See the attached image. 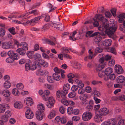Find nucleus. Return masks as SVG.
Listing matches in <instances>:
<instances>
[{"instance_id":"09e8293b","label":"nucleus","mask_w":125,"mask_h":125,"mask_svg":"<svg viewBox=\"0 0 125 125\" xmlns=\"http://www.w3.org/2000/svg\"><path fill=\"white\" fill-rule=\"evenodd\" d=\"M2 47L5 49H8L9 48L8 47L7 42H4L3 43L2 45Z\"/></svg>"},{"instance_id":"aec40b11","label":"nucleus","mask_w":125,"mask_h":125,"mask_svg":"<svg viewBox=\"0 0 125 125\" xmlns=\"http://www.w3.org/2000/svg\"><path fill=\"white\" fill-rule=\"evenodd\" d=\"M125 80L124 77L122 75L118 76L117 79V82L118 83H123Z\"/></svg>"},{"instance_id":"cd10ccee","label":"nucleus","mask_w":125,"mask_h":125,"mask_svg":"<svg viewBox=\"0 0 125 125\" xmlns=\"http://www.w3.org/2000/svg\"><path fill=\"white\" fill-rule=\"evenodd\" d=\"M105 65L104 64H100L97 66L96 68V70L97 71H101V70L103 69Z\"/></svg>"},{"instance_id":"13d9d810","label":"nucleus","mask_w":125,"mask_h":125,"mask_svg":"<svg viewBox=\"0 0 125 125\" xmlns=\"http://www.w3.org/2000/svg\"><path fill=\"white\" fill-rule=\"evenodd\" d=\"M78 89V87L77 85H73L71 88V90L73 92H75Z\"/></svg>"},{"instance_id":"774afa93","label":"nucleus","mask_w":125,"mask_h":125,"mask_svg":"<svg viewBox=\"0 0 125 125\" xmlns=\"http://www.w3.org/2000/svg\"><path fill=\"white\" fill-rule=\"evenodd\" d=\"M118 124L119 125H125V120H120L118 122Z\"/></svg>"},{"instance_id":"f704fd0d","label":"nucleus","mask_w":125,"mask_h":125,"mask_svg":"<svg viewBox=\"0 0 125 125\" xmlns=\"http://www.w3.org/2000/svg\"><path fill=\"white\" fill-rule=\"evenodd\" d=\"M15 60L13 58L9 57L7 58L6 59V61L7 62L11 63L14 62V60Z\"/></svg>"},{"instance_id":"4c0bfd02","label":"nucleus","mask_w":125,"mask_h":125,"mask_svg":"<svg viewBox=\"0 0 125 125\" xmlns=\"http://www.w3.org/2000/svg\"><path fill=\"white\" fill-rule=\"evenodd\" d=\"M12 94L15 96H18L19 94V93L17 89L14 88L12 90Z\"/></svg>"},{"instance_id":"c03bdc74","label":"nucleus","mask_w":125,"mask_h":125,"mask_svg":"<svg viewBox=\"0 0 125 125\" xmlns=\"http://www.w3.org/2000/svg\"><path fill=\"white\" fill-rule=\"evenodd\" d=\"M16 87L19 90H21L24 88V86L21 83H20L16 85Z\"/></svg>"},{"instance_id":"f3484780","label":"nucleus","mask_w":125,"mask_h":125,"mask_svg":"<svg viewBox=\"0 0 125 125\" xmlns=\"http://www.w3.org/2000/svg\"><path fill=\"white\" fill-rule=\"evenodd\" d=\"M26 51V50L25 49L22 48H18L16 50L17 52L19 54L22 55H24L25 54Z\"/></svg>"},{"instance_id":"2f4dec72","label":"nucleus","mask_w":125,"mask_h":125,"mask_svg":"<svg viewBox=\"0 0 125 125\" xmlns=\"http://www.w3.org/2000/svg\"><path fill=\"white\" fill-rule=\"evenodd\" d=\"M40 61H41V62L40 63L41 65H42V66H41V68L42 67H46L48 66V63L47 62H46L44 60H41Z\"/></svg>"},{"instance_id":"e433bc0d","label":"nucleus","mask_w":125,"mask_h":125,"mask_svg":"<svg viewBox=\"0 0 125 125\" xmlns=\"http://www.w3.org/2000/svg\"><path fill=\"white\" fill-rule=\"evenodd\" d=\"M53 77L54 79L56 81L59 80L61 78L60 75L56 73H54L53 74Z\"/></svg>"},{"instance_id":"4d7b16f0","label":"nucleus","mask_w":125,"mask_h":125,"mask_svg":"<svg viewBox=\"0 0 125 125\" xmlns=\"http://www.w3.org/2000/svg\"><path fill=\"white\" fill-rule=\"evenodd\" d=\"M116 9L115 8H113L111 10V12L114 16H116Z\"/></svg>"},{"instance_id":"5701e85b","label":"nucleus","mask_w":125,"mask_h":125,"mask_svg":"<svg viewBox=\"0 0 125 125\" xmlns=\"http://www.w3.org/2000/svg\"><path fill=\"white\" fill-rule=\"evenodd\" d=\"M107 51L108 52H111L115 55L116 54V50L114 47H109L107 49Z\"/></svg>"},{"instance_id":"ddd939ff","label":"nucleus","mask_w":125,"mask_h":125,"mask_svg":"<svg viewBox=\"0 0 125 125\" xmlns=\"http://www.w3.org/2000/svg\"><path fill=\"white\" fill-rule=\"evenodd\" d=\"M48 101L49 103L47 104H46L48 107L50 108H51L52 106L53 107L55 101L52 97H50L49 98Z\"/></svg>"},{"instance_id":"72a5a7b5","label":"nucleus","mask_w":125,"mask_h":125,"mask_svg":"<svg viewBox=\"0 0 125 125\" xmlns=\"http://www.w3.org/2000/svg\"><path fill=\"white\" fill-rule=\"evenodd\" d=\"M6 108L5 105L0 104V113H3L6 110Z\"/></svg>"},{"instance_id":"dca6fc26","label":"nucleus","mask_w":125,"mask_h":125,"mask_svg":"<svg viewBox=\"0 0 125 125\" xmlns=\"http://www.w3.org/2000/svg\"><path fill=\"white\" fill-rule=\"evenodd\" d=\"M48 5L49 6V8H46L45 10L49 12H53L54 10L56 9V7H55L52 8L53 5L51 3H48Z\"/></svg>"},{"instance_id":"8fccbe9b","label":"nucleus","mask_w":125,"mask_h":125,"mask_svg":"<svg viewBox=\"0 0 125 125\" xmlns=\"http://www.w3.org/2000/svg\"><path fill=\"white\" fill-rule=\"evenodd\" d=\"M60 119V122L62 124H64L67 122V120L65 117H62Z\"/></svg>"},{"instance_id":"a211bd4d","label":"nucleus","mask_w":125,"mask_h":125,"mask_svg":"<svg viewBox=\"0 0 125 125\" xmlns=\"http://www.w3.org/2000/svg\"><path fill=\"white\" fill-rule=\"evenodd\" d=\"M26 104L28 106H31L33 105V100L31 98L29 97L27 99Z\"/></svg>"},{"instance_id":"9d476101","label":"nucleus","mask_w":125,"mask_h":125,"mask_svg":"<svg viewBox=\"0 0 125 125\" xmlns=\"http://www.w3.org/2000/svg\"><path fill=\"white\" fill-rule=\"evenodd\" d=\"M98 112L100 113L99 115L105 116L107 115L109 113V110L106 108H103L100 109Z\"/></svg>"},{"instance_id":"49530a36","label":"nucleus","mask_w":125,"mask_h":125,"mask_svg":"<svg viewBox=\"0 0 125 125\" xmlns=\"http://www.w3.org/2000/svg\"><path fill=\"white\" fill-rule=\"evenodd\" d=\"M119 29L122 32H125V26H124V25H123V23L122 24L120 25Z\"/></svg>"},{"instance_id":"4be33fe9","label":"nucleus","mask_w":125,"mask_h":125,"mask_svg":"<svg viewBox=\"0 0 125 125\" xmlns=\"http://www.w3.org/2000/svg\"><path fill=\"white\" fill-rule=\"evenodd\" d=\"M62 91H61L59 90H58L56 92L55 96L56 98V99L59 98L60 97V96L62 99H66V95H65V97L64 98L62 97Z\"/></svg>"},{"instance_id":"603ef678","label":"nucleus","mask_w":125,"mask_h":125,"mask_svg":"<svg viewBox=\"0 0 125 125\" xmlns=\"http://www.w3.org/2000/svg\"><path fill=\"white\" fill-rule=\"evenodd\" d=\"M77 85L78 87L80 88H82L84 86V84L82 83L81 81L79 82Z\"/></svg>"},{"instance_id":"58836bf2","label":"nucleus","mask_w":125,"mask_h":125,"mask_svg":"<svg viewBox=\"0 0 125 125\" xmlns=\"http://www.w3.org/2000/svg\"><path fill=\"white\" fill-rule=\"evenodd\" d=\"M101 115L99 114H97L95 115L94 118V120L95 122H100L99 118Z\"/></svg>"},{"instance_id":"338daca9","label":"nucleus","mask_w":125,"mask_h":125,"mask_svg":"<svg viewBox=\"0 0 125 125\" xmlns=\"http://www.w3.org/2000/svg\"><path fill=\"white\" fill-rule=\"evenodd\" d=\"M64 106H63L60 107L59 110L60 112L62 114H64L65 113Z\"/></svg>"},{"instance_id":"bf43d9fd","label":"nucleus","mask_w":125,"mask_h":125,"mask_svg":"<svg viewBox=\"0 0 125 125\" xmlns=\"http://www.w3.org/2000/svg\"><path fill=\"white\" fill-rule=\"evenodd\" d=\"M8 118L5 115H3L1 117V119L2 121H3V122H6L8 121Z\"/></svg>"},{"instance_id":"7ed1b4c3","label":"nucleus","mask_w":125,"mask_h":125,"mask_svg":"<svg viewBox=\"0 0 125 125\" xmlns=\"http://www.w3.org/2000/svg\"><path fill=\"white\" fill-rule=\"evenodd\" d=\"M105 28L106 29L105 32L110 37L111 36L114 34V32L116 30L117 26L115 25L114 26L110 27L108 28Z\"/></svg>"},{"instance_id":"7c9ffc66","label":"nucleus","mask_w":125,"mask_h":125,"mask_svg":"<svg viewBox=\"0 0 125 125\" xmlns=\"http://www.w3.org/2000/svg\"><path fill=\"white\" fill-rule=\"evenodd\" d=\"M106 36L105 31V32L104 31H102L100 32H99L98 34V37L99 39L98 40V41L99 42L101 39V37L100 36Z\"/></svg>"},{"instance_id":"c9c22d12","label":"nucleus","mask_w":125,"mask_h":125,"mask_svg":"<svg viewBox=\"0 0 125 125\" xmlns=\"http://www.w3.org/2000/svg\"><path fill=\"white\" fill-rule=\"evenodd\" d=\"M45 42L48 44L52 45H55V43L53 41H52L51 40L46 39H45Z\"/></svg>"},{"instance_id":"f03ea898","label":"nucleus","mask_w":125,"mask_h":125,"mask_svg":"<svg viewBox=\"0 0 125 125\" xmlns=\"http://www.w3.org/2000/svg\"><path fill=\"white\" fill-rule=\"evenodd\" d=\"M98 17V20H100L102 23V29H103V27L105 28H106L109 27V24H107V20L104 16H102V15L99 14L96 15Z\"/></svg>"},{"instance_id":"680f3d73","label":"nucleus","mask_w":125,"mask_h":125,"mask_svg":"<svg viewBox=\"0 0 125 125\" xmlns=\"http://www.w3.org/2000/svg\"><path fill=\"white\" fill-rule=\"evenodd\" d=\"M80 119V117L78 116H73L72 118V120L74 121H78Z\"/></svg>"},{"instance_id":"473e14b6","label":"nucleus","mask_w":125,"mask_h":125,"mask_svg":"<svg viewBox=\"0 0 125 125\" xmlns=\"http://www.w3.org/2000/svg\"><path fill=\"white\" fill-rule=\"evenodd\" d=\"M11 85V84L10 82L7 81H6L4 84V87L5 88H9Z\"/></svg>"},{"instance_id":"6ab92c4d","label":"nucleus","mask_w":125,"mask_h":125,"mask_svg":"<svg viewBox=\"0 0 125 125\" xmlns=\"http://www.w3.org/2000/svg\"><path fill=\"white\" fill-rule=\"evenodd\" d=\"M38 110L39 111L44 112L45 110V107L44 105L42 104H39L37 106Z\"/></svg>"},{"instance_id":"f8f14e48","label":"nucleus","mask_w":125,"mask_h":125,"mask_svg":"<svg viewBox=\"0 0 125 125\" xmlns=\"http://www.w3.org/2000/svg\"><path fill=\"white\" fill-rule=\"evenodd\" d=\"M94 102L92 100H90L88 102V105L86 107L87 110L89 111H91L93 109V106Z\"/></svg>"},{"instance_id":"3c124183","label":"nucleus","mask_w":125,"mask_h":125,"mask_svg":"<svg viewBox=\"0 0 125 125\" xmlns=\"http://www.w3.org/2000/svg\"><path fill=\"white\" fill-rule=\"evenodd\" d=\"M65 99H62V100H61V102L64 105L67 106L69 104V103L68 101Z\"/></svg>"},{"instance_id":"a878e982","label":"nucleus","mask_w":125,"mask_h":125,"mask_svg":"<svg viewBox=\"0 0 125 125\" xmlns=\"http://www.w3.org/2000/svg\"><path fill=\"white\" fill-rule=\"evenodd\" d=\"M56 113V112L55 110H52L49 115L48 118L50 119L52 118L55 116Z\"/></svg>"},{"instance_id":"6e6d98bb","label":"nucleus","mask_w":125,"mask_h":125,"mask_svg":"<svg viewBox=\"0 0 125 125\" xmlns=\"http://www.w3.org/2000/svg\"><path fill=\"white\" fill-rule=\"evenodd\" d=\"M74 66L75 68L79 69L81 68L82 66L79 63L76 62L75 63Z\"/></svg>"},{"instance_id":"c85d7f7f","label":"nucleus","mask_w":125,"mask_h":125,"mask_svg":"<svg viewBox=\"0 0 125 125\" xmlns=\"http://www.w3.org/2000/svg\"><path fill=\"white\" fill-rule=\"evenodd\" d=\"M34 52L33 51H28L27 53L28 56L30 59H32L33 58Z\"/></svg>"},{"instance_id":"ea45409f","label":"nucleus","mask_w":125,"mask_h":125,"mask_svg":"<svg viewBox=\"0 0 125 125\" xmlns=\"http://www.w3.org/2000/svg\"><path fill=\"white\" fill-rule=\"evenodd\" d=\"M5 31L3 28L0 29V37H3L5 35Z\"/></svg>"},{"instance_id":"20e7f679","label":"nucleus","mask_w":125,"mask_h":125,"mask_svg":"<svg viewBox=\"0 0 125 125\" xmlns=\"http://www.w3.org/2000/svg\"><path fill=\"white\" fill-rule=\"evenodd\" d=\"M92 113L89 111L84 112L82 115L83 120L84 121H87L90 120L92 118Z\"/></svg>"},{"instance_id":"0eeeda50","label":"nucleus","mask_w":125,"mask_h":125,"mask_svg":"<svg viewBox=\"0 0 125 125\" xmlns=\"http://www.w3.org/2000/svg\"><path fill=\"white\" fill-rule=\"evenodd\" d=\"M26 108L27 110L25 113L26 116L28 119H31L34 116L33 113L30 110V109L29 107H26Z\"/></svg>"},{"instance_id":"393cba45","label":"nucleus","mask_w":125,"mask_h":125,"mask_svg":"<svg viewBox=\"0 0 125 125\" xmlns=\"http://www.w3.org/2000/svg\"><path fill=\"white\" fill-rule=\"evenodd\" d=\"M34 59L37 61L40 62L41 60V55L38 53L35 54L33 56Z\"/></svg>"},{"instance_id":"5fc2aeb1","label":"nucleus","mask_w":125,"mask_h":125,"mask_svg":"<svg viewBox=\"0 0 125 125\" xmlns=\"http://www.w3.org/2000/svg\"><path fill=\"white\" fill-rule=\"evenodd\" d=\"M103 50L102 48L97 47L95 49V52L97 53H100L102 52Z\"/></svg>"},{"instance_id":"f257e3e1","label":"nucleus","mask_w":125,"mask_h":125,"mask_svg":"<svg viewBox=\"0 0 125 125\" xmlns=\"http://www.w3.org/2000/svg\"><path fill=\"white\" fill-rule=\"evenodd\" d=\"M60 20L58 16L57 15L54 16L53 18L52 21L50 23V25L52 27L57 28V29L62 30L64 29V26L63 24L60 23L59 25L61 26L60 27H58L57 22L60 21Z\"/></svg>"},{"instance_id":"de8ad7c7","label":"nucleus","mask_w":125,"mask_h":125,"mask_svg":"<svg viewBox=\"0 0 125 125\" xmlns=\"http://www.w3.org/2000/svg\"><path fill=\"white\" fill-rule=\"evenodd\" d=\"M88 98V96L86 94H83L79 97V98L80 100L87 99Z\"/></svg>"},{"instance_id":"a19ab883","label":"nucleus","mask_w":125,"mask_h":125,"mask_svg":"<svg viewBox=\"0 0 125 125\" xmlns=\"http://www.w3.org/2000/svg\"><path fill=\"white\" fill-rule=\"evenodd\" d=\"M39 73L42 75H46L48 74V72L47 70H43L41 69H40L39 70Z\"/></svg>"},{"instance_id":"39448f33","label":"nucleus","mask_w":125,"mask_h":125,"mask_svg":"<svg viewBox=\"0 0 125 125\" xmlns=\"http://www.w3.org/2000/svg\"><path fill=\"white\" fill-rule=\"evenodd\" d=\"M112 69L110 67H108L105 69L104 73L105 76L104 78V80L106 81H107L109 79V76L112 72Z\"/></svg>"},{"instance_id":"4468645a","label":"nucleus","mask_w":125,"mask_h":125,"mask_svg":"<svg viewBox=\"0 0 125 125\" xmlns=\"http://www.w3.org/2000/svg\"><path fill=\"white\" fill-rule=\"evenodd\" d=\"M7 54L8 55L9 57L13 58L15 60H17L19 58V57L17 56L18 54L15 53L12 51L10 50L9 51Z\"/></svg>"},{"instance_id":"423d86ee","label":"nucleus","mask_w":125,"mask_h":125,"mask_svg":"<svg viewBox=\"0 0 125 125\" xmlns=\"http://www.w3.org/2000/svg\"><path fill=\"white\" fill-rule=\"evenodd\" d=\"M70 85L68 84L64 85L63 87L64 91H62V95L61 96L62 97L64 98L65 97V95H66L68 93L67 91L70 89Z\"/></svg>"},{"instance_id":"9b49d317","label":"nucleus","mask_w":125,"mask_h":125,"mask_svg":"<svg viewBox=\"0 0 125 125\" xmlns=\"http://www.w3.org/2000/svg\"><path fill=\"white\" fill-rule=\"evenodd\" d=\"M115 70L116 72L118 74L122 73L124 72V71L122 67L118 65H115Z\"/></svg>"},{"instance_id":"37998d69","label":"nucleus","mask_w":125,"mask_h":125,"mask_svg":"<svg viewBox=\"0 0 125 125\" xmlns=\"http://www.w3.org/2000/svg\"><path fill=\"white\" fill-rule=\"evenodd\" d=\"M42 18V17L41 16L36 17L34 18L31 20V23H34L35 21L39 20L41 18Z\"/></svg>"},{"instance_id":"864d4df0","label":"nucleus","mask_w":125,"mask_h":125,"mask_svg":"<svg viewBox=\"0 0 125 125\" xmlns=\"http://www.w3.org/2000/svg\"><path fill=\"white\" fill-rule=\"evenodd\" d=\"M73 110L71 107H69L67 109V113L69 114H71L73 113Z\"/></svg>"},{"instance_id":"bb28decb","label":"nucleus","mask_w":125,"mask_h":125,"mask_svg":"<svg viewBox=\"0 0 125 125\" xmlns=\"http://www.w3.org/2000/svg\"><path fill=\"white\" fill-rule=\"evenodd\" d=\"M93 19L94 21V22L93 23V25L94 27H97L99 25V23L97 21L98 17L96 15L95 16V17L93 18Z\"/></svg>"},{"instance_id":"e2e57ef3","label":"nucleus","mask_w":125,"mask_h":125,"mask_svg":"<svg viewBox=\"0 0 125 125\" xmlns=\"http://www.w3.org/2000/svg\"><path fill=\"white\" fill-rule=\"evenodd\" d=\"M118 98L119 100L124 101L125 100V96L124 95H121L118 97Z\"/></svg>"},{"instance_id":"a18cd8bd","label":"nucleus","mask_w":125,"mask_h":125,"mask_svg":"<svg viewBox=\"0 0 125 125\" xmlns=\"http://www.w3.org/2000/svg\"><path fill=\"white\" fill-rule=\"evenodd\" d=\"M76 95V93L74 92H73L70 93L68 94L69 97L70 98L74 97Z\"/></svg>"},{"instance_id":"6e6552de","label":"nucleus","mask_w":125,"mask_h":125,"mask_svg":"<svg viewBox=\"0 0 125 125\" xmlns=\"http://www.w3.org/2000/svg\"><path fill=\"white\" fill-rule=\"evenodd\" d=\"M118 17L119 18L118 22L120 23H123L125 26V13L120 14Z\"/></svg>"},{"instance_id":"1a4fd4ad","label":"nucleus","mask_w":125,"mask_h":125,"mask_svg":"<svg viewBox=\"0 0 125 125\" xmlns=\"http://www.w3.org/2000/svg\"><path fill=\"white\" fill-rule=\"evenodd\" d=\"M44 114L43 112L37 111L36 116L37 119L39 120H42L44 116Z\"/></svg>"},{"instance_id":"052dcab7","label":"nucleus","mask_w":125,"mask_h":125,"mask_svg":"<svg viewBox=\"0 0 125 125\" xmlns=\"http://www.w3.org/2000/svg\"><path fill=\"white\" fill-rule=\"evenodd\" d=\"M102 82L100 81H93L92 82V83L94 85L98 84L99 83H101Z\"/></svg>"},{"instance_id":"2eb2a0df","label":"nucleus","mask_w":125,"mask_h":125,"mask_svg":"<svg viewBox=\"0 0 125 125\" xmlns=\"http://www.w3.org/2000/svg\"><path fill=\"white\" fill-rule=\"evenodd\" d=\"M112 42L111 40L107 39L104 41L102 42V44L104 46L107 47L110 46L112 43Z\"/></svg>"},{"instance_id":"0e129e2a","label":"nucleus","mask_w":125,"mask_h":125,"mask_svg":"<svg viewBox=\"0 0 125 125\" xmlns=\"http://www.w3.org/2000/svg\"><path fill=\"white\" fill-rule=\"evenodd\" d=\"M30 64L27 63L25 65V68L26 69V71H28V70L30 69Z\"/></svg>"},{"instance_id":"b1692460","label":"nucleus","mask_w":125,"mask_h":125,"mask_svg":"<svg viewBox=\"0 0 125 125\" xmlns=\"http://www.w3.org/2000/svg\"><path fill=\"white\" fill-rule=\"evenodd\" d=\"M2 94L5 97H9L10 94V93L9 90L6 89L4 90L2 92Z\"/></svg>"},{"instance_id":"c756f323","label":"nucleus","mask_w":125,"mask_h":125,"mask_svg":"<svg viewBox=\"0 0 125 125\" xmlns=\"http://www.w3.org/2000/svg\"><path fill=\"white\" fill-rule=\"evenodd\" d=\"M20 45L21 46V48L25 49L26 50L28 49V45L26 43L24 42H21L20 44Z\"/></svg>"},{"instance_id":"79ce46f5","label":"nucleus","mask_w":125,"mask_h":125,"mask_svg":"<svg viewBox=\"0 0 125 125\" xmlns=\"http://www.w3.org/2000/svg\"><path fill=\"white\" fill-rule=\"evenodd\" d=\"M8 30L13 35H14L16 34V33L15 31V28L14 27L8 29Z\"/></svg>"},{"instance_id":"69168bd1","label":"nucleus","mask_w":125,"mask_h":125,"mask_svg":"<svg viewBox=\"0 0 125 125\" xmlns=\"http://www.w3.org/2000/svg\"><path fill=\"white\" fill-rule=\"evenodd\" d=\"M111 121L110 122L111 124H112V125H115L117 123L116 119H111Z\"/></svg>"},{"instance_id":"412c9836","label":"nucleus","mask_w":125,"mask_h":125,"mask_svg":"<svg viewBox=\"0 0 125 125\" xmlns=\"http://www.w3.org/2000/svg\"><path fill=\"white\" fill-rule=\"evenodd\" d=\"M14 106L15 108L20 109L23 107V105L21 102H17L14 103Z\"/></svg>"}]
</instances>
